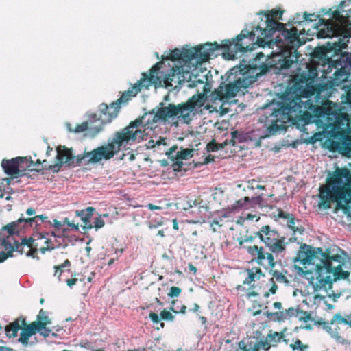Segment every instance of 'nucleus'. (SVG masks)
<instances>
[{
	"instance_id": "de8ad7c7",
	"label": "nucleus",
	"mask_w": 351,
	"mask_h": 351,
	"mask_svg": "<svg viewBox=\"0 0 351 351\" xmlns=\"http://www.w3.org/2000/svg\"><path fill=\"white\" fill-rule=\"evenodd\" d=\"M291 348L295 350L298 349L300 351H302V348H308L307 345H303L302 341L299 339H297L293 344H291Z\"/></svg>"
},
{
	"instance_id": "20e7f679",
	"label": "nucleus",
	"mask_w": 351,
	"mask_h": 351,
	"mask_svg": "<svg viewBox=\"0 0 351 351\" xmlns=\"http://www.w3.org/2000/svg\"><path fill=\"white\" fill-rule=\"evenodd\" d=\"M347 47L343 40L340 41L328 42L326 45L315 48L313 56L317 60L318 64L323 66L322 71L326 74L335 69L332 79L333 85L339 86L346 82L350 77V62L344 60L341 51Z\"/></svg>"
},
{
	"instance_id": "5fc2aeb1",
	"label": "nucleus",
	"mask_w": 351,
	"mask_h": 351,
	"mask_svg": "<svg viewBox=\"0 0 351 351\" xmlns=\"http://www.w3.org/2000/svg\"><path fill=\"white\" fill-rule=\"evenodd\" d=\"M262 201H263V194L254 197H252L250 199V202H252L254 204H258L259 206L262 205Z\"/></svg>"
},
{
	"instance_id": "4468645a",
	"label": "nucleus",
	"mask_w": 351,
	"mask_h": 351,
	"mask_svg": "<svg viewBox=\"0 0 351 351\" xmlns=\"http://www.w3.org/2000/svg\"><path fill=\"white\" fill-rule=\"evenodd\" d=\"M348 122L346 114H340L334 123L331 136L341 140L340 142H333L335 148L342 155L351 157V135L349 134Z\"/></svg>"
},
{
	"instance_id": "423d86ee",
	"label": "nucleus",
	"mask_w": 351,
	"mask_h": 351,
	"mask_svg": "<svg viewBox=\"0 0 351 351\" xmlns=\"http://www.w3.org/2000/svg\"><path fill=\"white\" fill-rule=\"evenodd\" d=\"M165 65V62L160 61L156 63L149 70V73H142V77L127 91H125L120 98L112 102L110 106L102 103L99 106L101 113L100 119L104 123H110L114 119L119 111L121 104L127 102L132 97H135L141 90L147 89L152 85L156 87L162 84L161 77L158 75L160 70Z\"/></svg>"
},
{
	"instance_id": "9b49d317",
	"label": "nucleus",
	"mask_w": 351,
	"mask_h": 351,
	"mask_svg": "<svg viewBox=\"0 0 351 351\" xmlns=\"http://www.w3.org/2000/svg\"><path fill=\"white\" fill-rule=\"evenodd\" d=\"M251 60L246 64V60L243 59L241 62V66H243L240 69L242 72V77H238L233 82H230L226 84L222 82L219 86L216 88L211 94L214 99L222 101L223 99H228L237 95L239 92H243L246 90L254 82V80L251 76H245V73H247L250 69H256L257 66L253 63H250Z\"/></svg>"
},
{
	"instance_id": "9d476101",
	"label": "nucleus",
	"mask_w": 351,
	"mask_h": 351,
	"mask_svg": "<svg viewBox=\"0 0 351 351\" xmlns=\"http://www.w3.org/2000/svg\"><path fill=\"white\" fill-rule=\"evenodd\" d=\"M217 47L218 43L214 42L182 50L176 48L171 51L167 60L171 61V65H173L176 61H178L184 64H192L197 66L208 61L210 55L217 50Z\"/></svg>"
},
{
	"instance_id": "58836bf2",
	"label": "nucleus",
	"mask_w": 351,
	"mask_h": 351,
	"mask_svg": "<svg viewBox=\"0 0 351 351\" xmlns=\"http://www.w3.org/2000/svg\"><path fill=\"white\" fill-rule=\"evenodd\" d=\"M50 322H37L38 324V330L37 332H39L40 335L44 337H47L49 336L51 330L46 327V325L49 324Z\"/></svg>"
},
{
	"instance_id": "a878e982",
	"label": "nucleus",
	"mask_w": 351,
	"mask_h": 351,
	"mask_svg": "<svg viewBox=\"0 0 351 351\" xmlns=\"http://www.w3.org/2000/svg\"><path fill=\"white\" fill-rule=\"evenodd\" d=\"M67 285H75L76 284H83L86 285L87 283L90 282L91 277L90 276H86L82 273L75 274L73 276H71V278H66L64 279Z\"/></svg>"
},
{
	"instance_id": "f257e3e1",
	"label": "nucleus",
	"mask_w": 351,
	"mask_h": 351,
	"mask_svg": "<svg viewBox=\"0 0 351 351\" xmlns=\"http://www.w3.org/2000/svg\"><path fill=\"white\" fill-rule=\"evenodd\" d=\"M205 98L204 93L194 95L186 103L178 106L169 104L168 106L160 108L156 113H145L131 121L128 126L116 132L112 141H108V144L77 155L75 157L76 165L97 164L102 160L111 159L122 147L125 148L129 144L143 141L144 136L148 134V131L157 127L159 121H165L169 118L178 116L182 117L184 123H189L191 121V113L197 107L203 106Z\"/></svg>"
},
{
	"instance_id": "f03ea898",
	"label": "nucleus",
	"mask_w": 351,
	"mask_h": 351,
	"mask_svg": "<svg viewBox=\"0 0 351 351\" xmlns=\"http://www.w3.org/2000/svg\"><path fill=\"white\" fill-rule=\"evenodd\" d=\"M293 261L315 265L316 278L321 285H332L337 280L348 279L350 274L342 269L345 261L341 255L330 256L329 252H323L322 248L313 247L306 243L300 245Z\"/></svg>"
},
{
	"instance_id": "3c124183",
	"label": "nucleus",
	"mask_w": 351,
	"mask_h": 351,
	"mask_svg": "<svg viewBox=\"0 0 351 351\" xmlns=\"http://www.w3.org/2000/svg\"><path fill=\"white\" fill-rule=\"evenodd\" d=\"M104 221L100 217H97L93 221V226L96 230L102 228L104 226Z\"/></svg>"
},
{
	"instance_id": "4c0bfd02",
	"label": "nucleus",
	"mask_w": 351,
	"mask_h": 351,
	"mask_svg": "<svg viewBox=\"0 0 351 351\" xmlns=\"http://www.w3.org/2000/svg\"><path fill=\"white\" fill-rule=\"evenodd\" d=\"M250 202V197L248 196H245L244 198H241L236 201L235 203L232 206V210H235L241 208H248Z\"/></svg>"
},
{
	"instance_id": "5701e85b",
	"label": "nucleus",
	"mask_w": 351,
	"mask_h": 351,
	"mask_svg": "<svg viewBox=\"0 0 351 351\" xmlns=\"http://www.w3.org/2000/svg\"><path fill=\"white\" fill-rule=\"evenodd\" d=\"M23 327L24 328H22L21 329V332L18 341L21 343L24 346H27L29 344V338L37 332V322H33L28 326H25Z\"/></svg>"
},
{
	"instance_id": "ea45409f",
	"label": "nucleus",
	"mask_w": 351,
	"mask_h": 351,
	"mask_svg": "<svg viewBox=\"0 0 351 351\" xmlns=\"http://www.w3.org/2000/svg\"><path fill=\"white\" fill-rule=\"evenodd\" d=\"M300 311V310L299 307H290L288 309H286L285 311H283L285 320L290 319L291 318L294 317H298L299 315Z\"/></svg>"
},
{
	"instance_id": "0e129e2a",
	"label": "nucleus",
	"mask_w": 351,
	"mask_h": 351,
	"mask_svg": "<svg viewBox=\"0 0 351 351\" xmlns=\"http://www.w3.org/2000/svg\"><path fill=\"white\" fill-rule=\"evenodd\" d=\"M197 230H195V231H193V232H192V234H191V240L193 243H196V242H197Z\"/></svg>"
},
{
	"instance_id": "7ed1b4c3",
	"label": "nucleus",
	"mask_w": 351,
	"mask_h": 351,
	"mask_svg": "<svg viewBox=\"0 0 351 351\" xmlns=\"http://www.w3.org/2000/svg\"><path fill=\"white\" fill-rule=\"evenodd\" d=\"M317 75V70L315 67L308 68V76L305 74L301 75L300 81L294 84L295 95L288 98L279 108L274 111L273 115L276 119L272 121L274 125L278 122L285 123L293 116L299 117L304 114L306 110L311 108L312 102L308 98L315 95L319 96L324 90L325 85L313 84Z\"/></svg>"
},
{
	"instance_id": "4be33fe9",
	"label": "nucleus",
	"mask_w": 351,
	"mask_h": 351,
	"mask_svg": "<svg viewBox=\"0 0 351 351\" xmlns=\"http://www.w3.org/2000/svg\"><path fill=\"white\" fill-rule=\"evenodd\" d=\"M71 267V263L66 259L63 263L54 266L53 276L57 278L60 282H65L64 279L69 278Z\"/></svg>"
},
{
	"instance_id": "1a4fd4ad",
	"label": "nucleus",
	"mask_w": 351,
	"mask_h": 351,
	"mask_svg": "<svg viewBox=\"0 0 351 351\" xmlns=\"http://www.w3.org/2000/svg\"><path fill=\"white\" fill-rule=\"evenodd\" d=\"M328 15L330 19L326 20L320 19L316 28L317 36L319 38L339 37L337 41L343 40L347 44L348 39L351 36V32L348 29L351 25V9L345 11L341 14L338 10L332 11L331 9L324 12Z\"/></svg>"
},
{
	"instance_id": "dca6fc26",
	"label": "nucleus",
	"mask_w": 351,
	"mask_h": 351,
	"mask_svg": "<svg viewBox=\"0 0 351 351\" xmlns=\"http://www.w3.org/2000/svg\"><path fill=\"white\" fill-rule=\"evenodd\" d=\"M315 324L322 326V328L325 330L337 343L343 345L346 343V340L340 335V325L344 324L351 327V313L345 317L341 316L340 313H337L330 322L325 321L322 318H319Z\"/></svg>"
},
{
	"instance_id": "bb28decb",
	"label": "nucleus",
	"mask_w": 351,
	"mask_h": 351,
	"mask_svg": "<svg viewBox=\"0 0 351 351\" xmlns=\"http://www.w3.org/2000/svg\"><path fill=\"white\" fill-rule=\"evenodd\" d=\"M244 275L245 279L243 284L247 285L255 282L256 280H259L261 276H264L261 269L258 267H252L251 269H247Z\"/></svg>"
},
{
	"instance_id": "e2e57ef3",
	"label": "nucleus",
	"mask_w": 351,
	"mask_h": 351,
	"mask_svg": "<svg viewBox=\"0 0 351 351\" xmlns=\"http://www.w3.org/2000/svg\"><path fill=\"white\" fill-rule=\"evenodd\" d=\"M210 226L212 227L214 232L217 231V226L221 227V225L219 223V222L216 220H213L211 223Z\"/></svg>"
},
{
	"instance_id": "bf43d9fd",
	"label": "nucleus",
	"mask_w": 351,
	"mask_h": 351,
	"mask_svg": "<svg viewBox=\"0 0 351 351\" xmlns=\"http://www.w3.org/2000/svg\"><path fill=\"white\" fill-rule=\"evenodd\" d=\"M197 83H199V84H203L204 83V81L202 80H194L193 82H189V84H188V86L189 87H191V88H193V87H195L197 86Z\"/></svg>"
},
{
	"instance_id": "8fccbe9b",
	"label": "nucleus",
	"mask_w": 351,
	"mask_h": 351,
	"mask_svg": "<svg viewBox=\"0 0 351 351\" xmlns=\"http://www.w3.org/2000/svg\"><path fill=\"white\" fill-rule=\"evenodd\" d=\"M181 292V289L178 287H171L170 292L168 295L173 298L179 295Z\"/></svg>"
},
{
	"instance_id": "c756f323",
	"label": "nucleus",
	"mask_w": 351,
	"mask_h": 351,
	"mask_svg": "<svg viewBox=\"0 0 351 351\" xmlns=\"http://www.w3.org/2000/svg\"><path fill=\"white\" fill-rule=\"evenodd\" d=\"M19 169V177L24 176L25 171L31 168L32 161L28 160L26 157H16Z\"/></svg>"
},
{
	"instance_id": "69168bd1",
	"label": "nucleus",
	"mask_w": 351,
	"mask_h": 351,
	"mask_svg": "<svg viewBox=\"0 0 351 351\" xmlns=\"http://www.w3.org/2000/svg\"><path fill=\"white\" fill-rule=\"evenodd\" d=\"M147 208L151 210H160L162 208L160 206H156V205H154L152 204H149L147 205Z\"/></svg>"
},
{
	"instance_id": "79ce46f5",
	"label": "nucleus",
	"mask_w": 351,
	"mask_h": 351,
	"mask_svg": "<svg viewBox=\"0 0 351 351\" xmlns=\"http://www.w3.org/2000/svg\"><path fill=\"white\" fill-rule=\"evenodd\" d=\"M247 189L249 190H254L256 189H261V190H265V186L259 184L256 180L252 179V180L247 181Z\"/></svg>"
},
{
	"instance_id": "ddd939ff",
	"label": "nucleus",
	"mask_w": 351,
	"mask_h": 351,
	"mask_svg": "<svg viewBox=\"0 0 351 351\" xmlns=\"http://www.w3.org/2000/svg\"><path fill=\"white\" fill-rule=\"evenodd\" d=\"M256 34L254 31L243 29L232 40H225L221 45L218 44L217 49H223L226 51L223 56L228 60H234L239 52L244 53L252 51L255 44Z\"/></svg>"
},
{
	"instance_id": "37998d69",
	"label": "nucleus",
	"mask_w": 351,
	"mask_h": 351,
	"mask_svg": "<svg viewBox=\"0 0 351 351\" xmlns=\"http://www.w3.org/2000/svg\"><path fill=\"white\" fill-rule=\"evenodd\" d=\"M88 129V123L87 121H84L80 124H77L74 129H69L70 131L75 133H81L84 132Z\"/></svg>"
},
{
	"instance_id": "338daca9",
	"label": "nucleus",
	"mask_w": 351,
	"mask_h": 351,
	"mask_svg": "<svg viewBox=\"0 0 351 351\" xmlns=\"http://www.w3.org/2000/svg\"><path fill=\"white\" fill-rule=\"evenodd\" d=\"M346 102L351 105V88L348 90L346 93Z\"/></svg>"
},
{
	"instance_id": "680f3d73",
	"label": "nucleus",
	"mask_w": 351,
	"mask_h": 351,
	"mask_svg": "<svg viewBox=\"0 0 351 351\" xmlns=\"http://www.w3.org/2000/svg\"><path fill=\"white\" fill-rule=\"evenodd\" d=\"M156 147L161 145H166L165 138L160 137L159 139L155 141Z\"/></svg>"
},
{
	"instance_id": "f3484780",
	"label": "nucleus",
	"mask_w": 351,
	"mask_h": 351,
	"mask_svg": "<svg viewBox=\"0 0 351 351\" xmlns=\"http://www.w3.org/2000/svg\"><path fill=\"white\" fill-rule=\"evenodd\" d=\"M13 232H10L7 228V225L3 226L0 233V263L5 261L8 257L12 256L14 252V236L19 235L21 232L19 229L15 228Z\"/></svg>"
},
{
	"instance_id": "a19ab883",
	"label": "nucleus",
	"mask_w": 351,
	"mask_h": 351,
	"mask_svg": "<svg viewBox=\"0 0 351 351\" xmlns=\"http://www.w3.org/2000/svg\"><path fill=\"white\" fill-rule=\"evenodd\" d=\"M51 223L52 228H54L53 231H55L58 233H62V236L64 235L66 229L62 228V227L64 226V221H58L57 219H53V221H51Z\"/></svg>"
},
{
	"instance_id": "e433bc0d",
	"label": "nucleus",
	"mask_w": 351,
	"mask_h": 351,
	"mask_svg": "<svg viewBox=\"0 0 351 351\" xmlns=\"http://www.w3.org/2000/svg\"><path fill=\"white\" fill-rule=\"evenodd\" d=\"M245 141V136L243 133L237 130L231 132V139L228 140V145L235 146L237 143H242Z\"/></svg>"
},
{
	"instance_id": "774afa93",
	"label": "nucleus",
	"mask_w": 351,
	"mask_h": 351,
	"mask_svg": "<svg viewBox=\"0 0 351 351\" xmlns=\"http://www.w3.org/2000/svg\"><path fill=\"white\" fill-rule=\"evenodd\" d=\"M188 268L189 271L192 272L193 274L197 272V268L191 263L189 264Z\"/></svg>"
},
{
	"instance_id": "49530a36",
	"label": "nucleus",
	"mask_w": 351,
	"mask_h": 351,
	"mask_svg": "<svg viewBox=\"0 0 351 351\" xmlns=\"http://www.w3.org/2000/svg\"><path fill=\"white\" fill-rule=\"evenodd\" d=\"M37 319L38 322H50L47 313L43 309H41L39 311V314L37 316Z\"/></svg>"
},
{
	"instance_id": "052dcab7",
	"label": "nucleus",
	"mask_w": 351,
	"mask_h": 351,
	"mask_svg": "<svg viewBox=\"0 0 351 351\" xmlns=\"http://www.w3.org/2000/svg\"><path fill=\"white\" fill-rule=\"evenodd\" d=\"M26 214L29 216V217H32L36 215V210L33 208H29L26 210Z\"/></svg>"
},
{
	"instance_id": "f8f14e48",
	"label": "nucleus",
	"mask_w": 351,
	"mask_h": 351,
	"mask_svg": "<svg viewBox=\"0 0 351 351\" xmlns=\"http://www.w3.org/2000/svg\"><path fill=\"white\" fill-rule=\"evenodd\" d=\"M276 32L278 34L274 39L275 43L283 55L289 54L291 56L293 53H296L297 49L304 43L300 40L298 29L295 27L289 29L285 27L284 24L282 27L276 29ZM293 58L294 59H291V56L285 58L282 66L289 68L293 62H297L298 57L293 56Z\"/></svg>"
},
{
	"instance_id": "39448f33",
	"label": "nucleus",
	"mask_w": 351,
	"mask_h": 351,
	"mask_svg": "<svg viewBox=\"0 0 351 351\" xmlns=\"http://www.w3.org/2000/svg\"><path fill=\"white\" fill-rule=\"evenodd\" d=\"M319 208L328 209L334 202L348 203L351 199V173L346 168H337L331 177L327 179V184L319 187Z\"/></svg>"
},
{
	"instance_id": "603ef678",
	"label": "nucleus",
	"mask_w": 351,
	"mask_h": 351,
	"mask_svg": "<svg viewBox=\"0 0 351 351\" xmlns=\"http://www.w3.org/2000/svg\"><path fill=\"white\" fill-rule=\"evenodd\" d=\"M64 225H67L69 227L71 228L72 229L77 230L79 228L78 223H75L74 222H71L68 218H65L64 219Z\"/></svg>"
},
{
	"instance_id": "6e6d98bb",
	"label": "nucleus",
	"mask_w": 351,
	"mask_h": 351,
	"mask_svg": "<svg viewBox=\"0 0 351 351\" xmlns=\"http://www.w3.org/2000/svg\"><path fill=\"white\" fill-rule=\"evenodd\" d=\"M149 316L153 323L158 324L160 322L159 317L156 313H151Z\"/></svg>"
},
{
	"instance_id": "6e6552de",
	"label": "nucleus",
	"mask_w": 351,
	"mask_h": 351,
	"mask_svg": "<svg viewBox=\"0 0 351 351\" xmlns=\"http://www.w3.org/2000/svg\"><path fill=\"white\" fill-rule=\"evenodd\" d=\"M32 228L34 230L32 237L36 241L45 239V246L40 247L39 250L45 253L47 250H51L54 248L53 243L49 237H62V233H58L51 230V223L49 217L45 215H38L32 217H24L23 215L15 221L7 224V228L13 232L15 228L19 229L20 232H25L29 228Z\"/></svg>"
},
{
	"instance_id": "c03bdc74",
	"label": "nucleus",
	"mask_w": 351,
	"mask_h": 351,
	"mask_svg": "<svg viewBox=\"0 0 351 351\" xmlns=\"http://www.w3.org/2000/svg\"><path fill=\"white\" fill-rule=\"evenodd\" d=\"M300 271L302 272V276L306 278L307 280H309L308 281V285H315L314 284V276L312 271H304L302 268H298Z\"/></svg>"
},
{
	"instance_id": "864d4df0",
	"label": "nucleus",
	"mask_w": 351,
	"mask_h": 351,
	"mask_svg": "<svg viewBox=\"0 0 351 351\" xmlns=\"http://www.w3.org/2000/svg\"><path fill=\"white\" fill-rule=\"evenodd\" d=\"M300 313L303 315L302 317H300V320H303L304 322H306L312 319L311 315L308 312L300 311Z\"/></svg>"
},
{
	"instance_id": "b1692460",
	"label": "nucleus",
	"mask_w": 351,
	"mask_h": 351,
	"mask_svg": "<svg viewBox=\"0 0 351 351\" xmlns=\"http://www.w3.org/2000/svg\"><path fill=\"white\" fill-rule=\"evenodd\" d=\"M274 216L277 218L287 219L288 221L287 225L289 228L293 231L294 233L298 232L302 234L304 232V228L302 226H295V219L293 215L287 213L280 208H278L277 214Z\"/></svg>"
},
{
	"instance_id": "09e8293b",
	"label": "nucleus",
	"mask_w": 351,
	"mask_h": 351,
	"mask_svg": "<svg viewBox=\"0 0 351 351\" xmlns=\"http://www.w3.org/2000/svg\"><path fill=\"white\" fill-rule=\"evenodd\" d=\"M162 319L172 321L174 318L171 313L167 311H162L160 313Z\"/></svg>"
},
{
	"instance_id": "2eb2a0df",
	"label": "nucleus",
	"mask_w": 351,
	"mask_h": 351,
	"mask_svg": "<svg viewBox=\"0 0 351 351\" xmlns=\"http://www.w3.org/2000/svg\"><path fill=\"white\" fill-rule=\"evenodd\" d=\"M283 11L279 10H272L265 14L266 20V27L264 29L256 27L261 33L257 36L256 43L258 46L263 47L271 40L273 36L276 33V29L283 26V23H280L277 19H281Z\"/></svg>"
},
{
	"instance_id": "72a5a7b5",
	"label": "nucleus",
	"mask_w": 351,
	"mask_h": 351,
	"mask_svg": "<svg viewBox=\"0 0 351 351\" xmlns=\"http://www.w3.org/2000/svg\"><path fill=\"white\" fill-rule=\"evenodd\" d=\"M227 145H228V139H226L221 143H218L213 139L207 144L206 148L208 152H214L224 149Z\"/></svg>"
},
{
	"instance_id": "cd10ccee",
	"label": "nucleus",
	"mask_w": 351,
	"mask_h": 351,
	"mask_svg": "<svg viewBox=\"0 0 351 351\" xmlns=\"http://www.w3.org/2000/svg\"><path fill=\"white\" fill-rule=\"evenodd\" d=\"M285 331L286 329H285L283 331L279 332H273L272 330H270L269 332L267 335L265 337L267 339V341L269 342L271 346L272 347L277 346L278 343L280 341H285L287 342L285 338Z\"/></svg>"
},
{
	"instance_id": "c9c22d12",
	"label": "nucleus",
	"mask_w": 351,
	"mask_h": 351,
	"mask_svg": "<svg viewBox=\"0 0 351 351\" xmlns=\"http://www.w3.org/2000/svg\"><path fill=\"white\" fill-rule=\"evenodd\" d=\"M94 210L95 209L93 207H88L84 210L86 213L85 216L82 218L84 221V228L92 229L94 228L93 223L90 221V218L93 215ZM82 213H84V211H82Z\"/></svg>"
},
{
	"instance_id": "393cba45",
	"label": "nucleus",
	"mask_w": 351,
	"mask_h": 351,
	"mask_svg": "<svg viewBox=\"0 0 351 351\" xmlns=\"http://www.w3.org/2000/svg\"><path fill=\"white\" fill-rule=\"evenodd\" d=\"M1 166L7 175L12 178L19 177L17 158L10 160L3 159L1 162Z\"/></svg>"
},
{
	"instance_id": "6ab92c4d",
	"label": "nucleus",
	"mask_w": 351,
	"mask_h": 351,
	"mask_svg": "<svg viewBox=\"0 0 351 351\" xmlns=\"http://www.w3.org/2000/svg\"><path fill=\"white\" fill-rule=\"evenodd\" d=\"M56 161L54 164L50 165L47 160H40L38 159L36 164H43V168L48 170H51L53 172H57L60 170V167L64 163L70 162L72 159V153L70 149L63 147L61 148L58 147L57 148Z\"/></svg>"
},
{
	"instance_id": "f704fd0d",
	"label": "nucleus",
	"mask_w": 351,
	"mask_h": 351,
	"mask_svg": "<svg viewBox=\"0 0 351 351\" xmlns=\"http://www.w3.org/2000/svg\"><path fill=\"white\" fill-rule=\"evenodd\" d=\"M94 210L95 209L93 207H88L84 210L86 213L85 216L82 218L84 221V228L92 229L94 228L93 223L90 221V218L93 215ZM82 213H84V211H82Z\"/></svg>"
},
{
	"instance_id": "a18cd8bd",
	"label": "nucleus",
	"mask_w": 351,
	"mask_h": 351,
	"mask_svg": "<svg viewBox=\"0 0 351 351\" xmlns=\"http://www.w3.org/2000/svg\"><path fill=\"white\" fill-rule=\"evenodd\" d=\"M178 146L174 145L169 149L168 151L166 152V154L168 156L169 158H171L173 161H176V154L177 152Z\"/></svg>"
},
{
	"instance_id": "aec40b11",
	"label": "nucleus",
	"mask_w": 351,
	"mask_h": 351,
	"mask_svg": "<svg viewBox=\"0 0 351 351\" xmlns=\"http://www.w3.org/2000/svg\"><path fill=\"white\" fill-rule=\"evenodd\" d=\"M36 241L32 237L29 239L21 238V242L14 239V251L19 252L21 254H25L27 256L34 258L37 254L38 247V243H35Z\"/></svg>"
},
{
	"instance_id": "c85d7f7f",
	"label": "nucleus",
	"mask_w": 351,
	"mask_h": 351,
	"mask_svg": "<svg viewBox=\"0 0 351 351\" xmlns=\"http://www.w3.org/2000/svg\"><path fill=\"white\" fill-rule=\"evenodd\" d=\"M193 149L186 148L182 149L180 151H178L176 154V163L178 165H182V160H187L191 158L193 156Z\"/></svg>"
},
{
	"instance_id": "0eeeda50",
	"label": "nucleus",
	"mask_w": 351,
	"mask_h": 351,
	"mask_svg": "<svg viewBox=\"0 0 351 351\" xmlns=\"http://www.w3.org/2000/svg\"><path fill=\"white\" fill-rule=\"evenodd\" d=\"M255 237H258L271 252H266L263 247L255 245L249 246L247 252L256 258V262L260 265L265 268H274L276 262L273 254H278L285 251L287 244L285 237L281 235L275 228L269 225L263 226L258 231L255 232Z\"/></svg>"
},
{
	"instance_id": "2f4dec72",
	"label": "nucleus",
	"mask_w": 351,
	"mask_h": 351,
	"mask_svg": "<svg viewBox=\"0 0 351 351\" xmlns=\"http://www.w3.org/2000/svg\"><path fill=\"white\" fill-rule=\"evenodd\" d=\"M264 310L265 311L264 312V315L270 321L278 322H282L285 321L283 315V311L271 313L267 310V306H265L264 308Z\"/></svg>"
},
{
	"instance_id": "a211bd4d",
	"label": "nucleus",
	"mask_w": 351,
	"mask_h": 351,
	"mask_svg": "<svg viewBox=\"0 0 351 351\" xmlns=\"http://www.w3.org/2000/svg\"><path fill=\"white\" fill-rule=\"evenodd\" d=\"M168 66L171 67L169 73L164 76L163 83L166 88L171 87L177 88L185 81L184 75H189V73L184 71L182 66H178L176 64L171 65L168 63Z\"/></svg>"
},
{
	"instance_id": "13d9d810",
	"label": "nucleus",
	"mask_w": 351,
	"mask_h": 351,
	"mask_svg": "<svg viewBox=\"0 0 351 351\" xmlns=\"http://www.w3.org/2000/svg\"><path fill=\"white\" fill-rule=\"evenodd\" d=\"M311 16H315L314 14H308L306 12L304 13L303 19L305 21H313Z\"/></svg>"
},
{
	"instance_id": "473e14b6",
	"label": "nucleus",
	"mask_w": 351,
	"mask_h": 351,
	"mask_svg": "<svg viewBox=\"0 0 351 351\" xmlns=\"http://www.w3.org/2000/svg\"><path fill=\"white\" fill-rule=\"evenodd\" d=\"M287 271H279L277 270H274L272 272V278H271L273 285H276V283L280 284H287L288 283V280L285 276Z\"/></svg>"
},
{
	"instance_id": "7c9ffc66",
	"label": "nucleus",
	"mask_w": 351,
	"mask_h": 351,
	"mask_svg": "<svg viewBox=\"0 0 351 351\" xmlns=\"http://www.w3.org/2000/svg\"><path fill=\"white\" fill-rule=\"evenodd\" d=\"M244 347L248 351H253L254 350H256L254 351H259V349H262L264 351H269L271 347L272 346H271L269 342L267 341V339L265 337L264 340L261 339V341L254 343L253 346L251 344H250L248 346H245Z\"/></svg>"
},
{
	"instance_id": "412c9836",
	"label": "nucleus",
	"mask_w": 351,
	"mask_h": 351,
	"mask_svg": "<svg viewBox=\"0 0 351 351\" xmlns=\"http://www.w3.org/2000/svg\"><path fill=\"white\" fill-rule=\"evenodd\" d=\"M26 326L25 317L20 316L13 322L10 323L5 327V332L8 338H14L18 335V332Z\"/></svg>"
},
{
	"instance_id": "4d7b16f0",
	"label": "nucleus",
	"mask_w": 351,
	"mask_h": 351,
	"mask_svg": "<svg viewBox=\"0 0 351 351\" xmlns=\"http://www.w3.org/2000/svg\"><path fill=\"white\" fill-rule=\"evenodd\" d=\"M245 219L247 220H253L254 219H256V221H258L260 219V217L258 216L256 214H251L248 213L245 217Z\"/></svg>"
}]
</instances>
